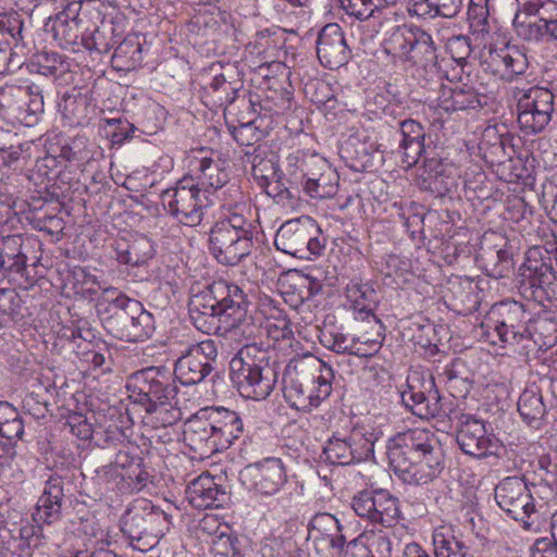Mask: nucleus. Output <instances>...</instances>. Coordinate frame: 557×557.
<instances>
[{"mask_svg":"<svg viewBox=\"0 0 557 557\" xmlns=\"http://www.w3.org/2000/svg\"><path fill=\"white\" fill-rule=\"evenodd\" d=\"M248 305L242 288L221 280L193 295L188 312L195 327L202 333L249 342L260 333V327L248 315Z\"/></svg>","mask_w":557,"mask_h":557,"instance_id":"nucleus-1","label":"nucleus"},{"mask_svg":"<svg viewBox=\"0 0 557 557\" xmlns=\"http://www.w3.org/2000/svg\"><path fill=\"white\" fill-rule=\"evenodd\" d=\"M386 455L394 473L407 484H428L444 469L442 444L426 429L398 433L388 441Z\"/></svg>","mask_w":557,"mask_h":557,"instance_id":"nucleus-2","label":"nucleus"},{"mask_svg":"<svg viewBox=\"0 0 557 557\" xmlns=\"http://www.w3.org/2000/svg\"><path fill=\"white\" fill-rule=\"evenodd\" d=\"M333 369L307 354L293 358L283 373L284 396L297 410L309 412L332 393Z\"/></svg>","mask_w":557,"mask_h":557,"instance_id":"nucleus-3","label":"nucleus"},{"mask_svg":"<svg viewBox=\"0 0 557 557\" xmlns=\"http://www.w3.org/2000/svg\"><path fill=\"white\" fill-rule=\"evenodd\" d=\"M278 366L271 361L267 349L245 344L230 362V379L237 392L247 399H265L274 389Z\"/></svg>","mask_w":557,"mask_h":557,"instance_id":"nucleus-4","label":"nucleus"},{"mask_svg":"<svg viewBox=\"0 0 557 557\" xmlns=\"http://www.w3.org/2000/svg\"><path fill=\"white\" fill-rule=\"evenodd\" d=\"M106 330L114 337L125 342H139L152 331V317L141 304L131 299L115 288L103 292L97 305Z\"/></svg>","mask_w":557,"mask_h":557,"instance_id":"nucleus-5","label":"nucleus"},{"mask_svg":"<svg viewBox=\"0 0 557 557\" xmlns=\"http://www.w3.org/2000/svg\"><path fill=\"white\" fill-rule=\"evenodd\" d=\"M383 51L406 69L437 74V55L430 34L412 25L393 27L383 40Z\"/></svg>","mask_w":557,"mask_h":557,"instance_id":"nucleus-6","label":"nucleus"},{"mask_svg":"<svg viewBox=\"0 0 557 557\" xmlns=\"http://www.w3.org/2000/svg\"><path fill=\"white\" fill-rule=\"evenodd\" d=\"M171 517L150 500L136 499L122 518L121 531L129 540L134 549H152L169 532Z\"/></svg>","mask_w":557,"mask_h":557,"instance_id":"nucleus-7","label":"nucleus"},{"mask_svg":"<svg viewBox=\"0 0 557 557\" xmlns=\"http://www.w3.org/2000/svg\"><path fill=\"white\" fill-rule=\"evenodd\" d=\"M275 247L284 253L299 259L310 260L321 256L325 248V238L314 220L309 216L286 221L276 232Z\"/></svg>","mask_w":557,"mask_h":557,"instance_id":"nucleus-8","label":"nucleus"},{"mask_svg":"<svg viewBox=\"0 0 557 557\" xmlns=\"http://www.w3.org/2000/svg\"><path fill=\"white\" fill-rule=\"evenodd\" d=\"M129 398L153 413L159 407L171 405L176 397L177 386L165 372L147 368L134 373L126 384Z\"/></svg>","mask_w":557,"mask_h":557,"instance_id":"nucleus-9","label":"nucleus"},{"mask_svg":"<svg viewBox=\"0 0 557 557\" xmlns=\"http://www.w3.org/2000/svg\"><path fill=\"white\" fill-rule=\"evenodd\" d=\"M288 165L301 173L304 191L311 198L327 199L336 195L338 174L336 170L318 153L297 151L287 158Z\"/></svg>","mask_w":557,"mask_h":557,"instance_id":"nucleus-10","label":"nucleus"},{"mask_svg":"<svg viewBox=\"0 0 557 557\" xmlns=\"http://www.w3.org/2000/svg\"><path fill=\"white\" fill-rule=\"evenodd\" d=\"M163 209L178 223L197 226L203 219V210L208 200L203 198L198 185L191 180L183 178L174 187L163 190L160 195Z\"/></svg>","mask_w":557,"mask_h":557,"instance_id":"nucleus-11","label":"nucleus"},{"mask_svg":"<svg viewBox=\"0 0 557 557\" xmlns=\"http://www.w3.org/2000/svg\"><path fill=\"white\" fill-rule=\"evenodd\" d=\"M518 123L525 135L543 132L552 120L554 95L547 88L533 86L529 89L515 88Z\"/></svg>","mask_w":557,"mask_h":557,"instance_id":"nucleus-12","label":"nucleus"},{"mask_svg":"<svg viewBox=\"0 0 557 557\" xmlns=\"http://www.w3.org/2000/svg\"><path fill=\"white\" fill-rule=\"evenodd\" d=\"M495 500L499 508L516 521H521L525 530L539 522V515L532 491L519 476H508L495 487Z\"/></svg>","mask_w":557,"mask_h":557,"instance_id":"nucleus-13","label":"nucleus"},{"mask_svg":"<svg viewBox=\"0 0 557 557\" xmlns=\"http://www.w3.org/2000/svg\"><path fill=\"white\" fill-rule=\"evenodd\" d=\"M528 313L524 306L516 300H505L492 306L482 327L486 333L493 330L500 342L519 344L530 336Z\"/></svg>","mask_w":557,"mask_h":557,"instance_id":"nucleus-14","label":"nucleus"},{"mask_svg":"<svg viewBox=\"0 0 557 557\" xmlns=\"http://www.w3.org/2000/svg\"><path fill=\"white\" fill-rule=\"evenodd\" d=\"M0 112L3 117L33 125L44 112L42 90L38 85H7L0 88Z\"/></svg>","mask_w":557,"mask_h":557,"instance_id":"nucleus-15","label":"nucleus"},{"mask_svg":"<svg viewBox=\"0 0 557 557\" xmlns=\"http://www.w3.org/2000/svg\"><path fill=\"white\" fill-rule=\"evenodd\" d=\"M519 275L521 288L530 290L534 300L543 301L555 294L556 272L552 259L539 246L528 249Z\"/></svg>","mask_w":557,"mask_h":557,"instance_id":"nucleus-16","label":"nucleus"},{"mask_svg":"<svg viewBox=\"0 0 557 557\" xmlns=\"http://www.w3.org/2000/svg\"><path fill=\"white\" fill-rule=\"evenodd\" d=\"M374 441L372 432L363 426H356L348 434L329 438L323 447V455L332 465L347 466L360 462L372 456Z\"/></svg>","mask_w":557,"mask_h":557,"instance_id":"nucleus-17","label":"nucleus"},{"mask_svg":"<svg viewBox=\"0 0 557 557\" xmlns=\"http://www.w3.org/2000/svg\"><path fill=\"white\" fill-rule=\"evenodd\" d=\"M355 513L372 524L392 528L398 523L401 510L398 499L386 490H364L350 503Z\"/></svg>","mask_w":557,"mask_h":557,"instance_id":"nucleus-18","label":"nucleus"},{"mask_svg":"<svg viewBox=\"0 0 557 557\" xmlns=\"http://www.w3.org/2000/svg\"><path fill=\"white\" fill-rule=\"evenodd\" d=\"M206 83L201 86L200 98L209 109L226 108L238 97L242 82L237 79L233 65L212 63L202 74Z\"/></svg>","mask_w":557,"mask_h":557,"instance_id":"nucleus-19","label":"nucleus"},{"mask_svg":"<svg viewBox=\"0 0 557 557\" xmlns=\"http://www.w3.org/2000/svg\"><path fill=\"white\" fill-rule=\"evenodd\" d=\"M449 419L456 420V441L465 454L475 458L497 454L499 441L493 433L487 432L483 420L470 413L458 412Z\"/></svg>","mask_w":557,"mask_h":557,"instance_id":"nucleus-20","label":"nucleus"},{"mask_svg":"<svg viewBox=\"0 0 557 557\" xmlns=\"http://www.w3.org/2000/svg\"><path fill=\"white\" fill-rule=\"evenodd\" d=\"M308 539L312 541L317 552L325 557H342L358 543V539L346 540L338 519L329 512L317 513L311 519Z\"/></svg>","mask_w":557,"mask_h":557,"instance_id":"nucleus-21","label":"nucleus"},{"mask_svg":"<svg viewBox=\"0 0 557 557\" xmlns=\"http://www.w3.org/2000/svg\"><path fill=\"white\" fill-rule=\"evenodd\" d=\"M218 347L214 341L206 339L191 345L175 362V377L183 385L202 382L214 370Z\"/></svg>","mask_w":557,"mask_h":557,"instance_id":"nucleus-22","label":"nucleus"},{"mask_svg":"<svg viewBox=\"0 0 557 557\" xmlns=\"http://www.w3.org/2000/svg\"><path fill=\"white\" fill-rule=\"evenodd\" d=\"M524 11L537 15L539 20L525 23L517 14L513 25L519 36L530 41L557 40V0H530L524 4Z\"/></svg>","mask_w":557,"mask_h":557,"instance_id":"nucleus-23","label":"nucleus"},{"mask_svg":"<svg viewBox=\"0 0 557 557\" xmlns=\"http://www.w3.org/2000/svg\"><path fill=\"white\" fill-rule=\"evenodd\" d=\"M239 478L249 490L264 496L276 494L287 482L284 465L278 458H267L248 465L240 472Z\"/></svg>","mask_w":557,"mask_h":557,"instance_id":"nucleus-24","label":"nucleus"},{"mask_svg":"<svg viewBox=\"0 0 557 557\" xmlns=\"http://www.w3.org/2000/svg\"><path fill=\"white\" fill-rule=\"evenodd\" d=\"M252 248V240L214 224L210 231L209 249L212 256L224 265H236L247 257Z\"/></svg>","mask_w":557,"mask_h":557,"instance_id":"nucleus-25","label":"nucleus"},{"mask_svg":"<svg viewBox=\"0 0 557 557\" xmlns=\"http://www.w3.org/2000/svg\"><path fill=\"white\" fill-rule=\"evenodd\" d=\"M317 55L324 67L331 70L345 65L350 58L342 27L336 23L326 24L317 39Z\"/></svg>","mask_w":557,"mask_h":557,"instance_id":"nucleus-26","label":"nucleus"},{"mask_svg":"<svg viewBox=\"0 0 557 557\" xmlns=\"http://www.w3.org/2000/svg\"><path fill=\"white\" fill-rule=\"evenodd\" d=\"M416 379H409L408 388L401 393L404 405L421 419L435 418L443 411L441 396L435 388L433 379L421 383L423 389L414 384ZM419 382V379H417Z\"/></svg>","mask_w":557,"mask_h":557,"instance_id":"nucleus-27","label":"nucleus"},{"mask_svg":"<svg viewBox=\"0 0 557 557\" xmlns=\"http://www.w3.org/2000/svg\"><path fill=\"white\" fill-rule=\"evenodd\" d=\"M64 481L59 475H51L38 498L33 518L36 522L51 524L61 519L64 502Z\"/></svg>","mask_w":557,"mask_h":557,"instance_id":"nucleus-28","label":"nucleus"},{"mask_svg":"<svg viewBox=\"0 0 557 557\" xmlns=\"http://www.w3.org/2000/svg\"><path fill=\"white\" fill-rule=\"evenodd\" d=\"M186 497L194 508H219L226 502L227 493L213 476L203 473L188 484Z\"/></svg>","mask_w":557,"mask_h":557,"instance_id":"nucleus-29","label":"nucleus"},{"mask_svg":"<svg viewBox=\"0 0 557 557\" xmlns=\"http://www.w3.org/2000/svg\"><path fill=\"white\" fill-rule=\"evenodd\" d=\"M208 417L214 432L213 446L215 450L226 449L244 432V423L236 411L214 408Z\"/></svg>","mask_w":557,"mask_h":557,"instance_id":"nucleus-30","label":"nucleus"},{"mask_svg":"<svg viewBox=\"0 0 557 557\" xmlns=\"http://www.w3.org/2000/svg\"><path fill=\"white\" fill-rule=\"evenodd\" d=\"M488 59L490 64L494 66L493 72L498 73L503 79L508 82L523 75L529 67L525 53L515 46L490 49Z\"/></svg>","mask_w":557,"mask_h":557,"instance_id":"nucleus-31","label":"nucleus"},{"mask_svg":"<svg viewBox=\"0 0 557 557\" xmlns=\"http://www.w3.org/2000/svg\"><path fill=\"white\" fill-rule=\"evenodd\" d=\"M399 133L401 139L398 148L401 161L407 168H411L419 162L423 153H426L424 127L419 122L407 119L399 123Z\"/></svg>","mask_w":557,"mask_h":557,"instance_id":"nucleus-32","label":"nucleus"},{"mask_svg":"<svg viewBox=\"0 0 557 557\" xmlns=\"http://www.w3.org/2000/svg\"><path fill=\"white\" fill-rule=\"evenodd\" d=\"M319 341L323 347L336 354H348L358 357H371L379 349V344L372 342L368 348H362L355 338H348L347 335L334 326H324L320 330Z\"/></svg>","mask_w":557,"mask_h":557,"instance_id":"nucleus-33","label":"nucleus"},{"mask_svg":"<svg viewBox=\"0 0 557 557\" xmlns=\"http://www.w3.org/2000/svg\"><path fill=\"white\" fill-rule=\"evenodd\" d=\"M505 246V244L503 246H487L485 244L481 246L478 259L488 276L502 278L510 273L512 255Z\"/></svg>","mask_w":557,"mask_h":557,"instance_id":"nucleus-34","label":"nucleus"},{"mask_svg":"<svg viewBox=\"0 0 557 557\" xmlns=\"http://www.w3.org/2000/svg\"><path fill=\"white\" fill-rule=\"evenodd\" d=\"M422 158L424 159L421 176L426 187L438 194L449 190L451 164L444 162L441 158L430 156L428 151L423 153Z\"/></svg>","mask_w":557,"mask_h":557,"instance_id":"nucleus-35","label":"nucleus"},{"mask_svg":"<svg viewBox=\"0 0 557 557\" xmlns=\"http://www.w3.org/2000/svg\"><path fill=\"white\" fill-rule=\"evenodd\" d=\"M116 260L122 264L141 267L153 257L154 248L146 236H138L129 243H117Z\"/></svg>","mask_w":557,"mask_h":557,"instance_id":"nucleus-36","label":"nucleus"},{"mask_svg":"<svg viewBox=\"0 0 557 557\" xmlns=\"http://www.w3.org/2000/svg\"><path fill=\"white\" fill-rule=\"evenodd\" d=\"M227 182L228 174L220 168L218 162L208 157L198 160L197 183L195 185H198L206 200H208L207 194L222 188Z\"/></svg>","mask_w":557,"mask_h":557,"instance_id":"nucleus-37","label":"nucleus"},{"mask_svg":"<svg viewBox=\"0 0 557 557\" xmlns=\"http://www.w3.org/2000/svg\"><path fill=\"white\" fill-rule=\"evenodd\" d=\"M440 106L445 111H460L480 108L481 101L473 88L443 86Z\"/></svg>","mask_w":557,"mask_h":557,"instance_id":"nucleus-38","label":"nucleus"},{"mask_svg":"<svg viewBox=\"0 0 557 557\" xmlns=\"http://www.w3.org/2000/svg\"><path fill=\"white\" fill-rule=\"evenodd\" d=\"M380 145L370 136H361L359 134L351 135L342 147V152L347 159L357 162L361 166H366L372 154L379 150Z\"/></svg>","mask_w":557,"mask_h":557,"instance_id":"nucleus-39","label":"nucleus"},{"mask_svg":"<svg viewBox=\"0 0 557 557\" xmlns=\"http://www.w3.org/2000/svg\"><path fill=\"white\" fill-rule=\"evenodd\" d=\"M435 557H467L468 547L454 535L445 533L444 528L433 533Z\"/></svg>","mask_w":557,"mask_h":557,"instance_id":"nucleus-40","label":"nucleus"},{"mask_svg":"<svg viewBox=\"0 0 557 557\" xmlns=\"http://www.w3.org/2000/svg\"><path fill=\"white\" fill-rule=\"evenodd\" d=\"M518 411L527 423L532 424L544 417L546 408L540 394L525 389L519 397Z\"/></svg>","mask_w":557,"mask_h":557,"instance_id":"nucleus-41","label":"nucleus"},{"mask_svg":"<svg viewBox=\"0 0 557 557\" xmlns=\"http://www.w3.org/2000/svg\"><path fill=\"white\" fill-rule=\"evenodd\" d=\"M211 426L209 417L191 420L184 432L185 438L190 442V445L199 447L206 445L208 448L215 450L213 446L214 432Z\"/></svg>","mask_w":557,"mask_h":557,"instance_id":"nucleus-42","label":"nucleus"},{"mask_svg":"<svg viewBox=\"0 0 557 557\" xmlns=\"http://www.w3.org/2000/svg\"><path fill=\"white\" fill-rule=\"evenodd\" d=\"M278 165L274 157H261L256 154L252 159V176L258 185L262 188L272 186L275 178H280Z\"/></svg>","mask_w":557,"mask_h":557,"instance_id":"nucleus-43","label":"nucleus"},{"mask_svg":"<svg viewBox=\"0 0 557 557\" xmlns=\"http://www.w3.org/2000/svg\"><path fill=\"white\" fill-rule=\"evenodd\" d=\"M488 0H470L468 18L470 27L476 33H488Z\"/></svg>","mask_w":557,"mask_h":557,"instance_id":"nucleus-44","label":"nucleus"},{"mask_svg":"<svg viewBox=\"0 0 557 557\" xmlns=\"http://www.w3.org/2000/svg\"><path fill=\"white\" fill-rule=\"evenodd\" d=\"M258 54L262 57L265 63H271L277 67L282 66L281 62L276 60L281 53L286 54L285 51L281 50L282 44L271 36L261 35L257 41Z\"/></svg>","mask_w":557,"mask_h":557,"instance_id":"nucleus-45","label":"nucleus"},{"mask_svg":"<svg viewBox=\"0 0 557 557\" xmlns=\"http://www.w3.org/2000/svg\"><path fill=\"white\" fill-rule=\"evenodd\" d=\"M85 107V100L74 95H64L59 103V111L69 124L79 123V113Z\"/></svg>","mask_w":557,"mask_h":557,"instance_id":"nucleus-46","label":"nucleus"},{"mask_svg":"<svg viewBox=\"0 0 557 557\" xmlns=\"http://www.w3.org/2000/svg\"><path fill=\"white\" fill-rule=\"evenodd\" d=\"M24 434V421L17 411L8 422L0 426V438L15 446Z\"/></svg>","mask_w":557,"mask_h":557,"instance_id":"nucleus-47","label":"nucleus"},{"mask_svg":"<svg viewBox=\"0 0 557 557\" xmlns=\"http://www.w3.org/2000/svg\"><path fill=\"white\" fill-rule=\"evenodd\" d=\"M342 8L349 14L360 20L373 17L376 10L371 0H341Z\"/></svg>","mask_w":557,"mask_h":557,"instance_id":"nucleus-48","label":"nucleus"},{"mask_svg":"<svg viewBox=\"0 0 557 557\" xmlns=\"http://www.w3.org/2000/svg\"><path fill=\"white\" fill-rule=\"evenodd\" d=\"M447 49L451 58L462 64L471 53L470 39L467 36H454L448 39Z\"/></svg>","mask_w":557,"mask_h":557,"instance_id":"nucleus-49","label":"nucleus"},{"mask_svg":"<svg viewBox=\"0 0 557 557\" xmlns=\"http://www.w3.org/2000/svg\"><path fill=\"white\" fill-rule=\"evenodd\" d=\"M230 129L234 139L242 146H250L259 140V133L253 122L242 123Z\"/></svg>","mask_w":557,"mask_h":557,"instance_id":"nucleus-50","label":"nucleus"},{"mask_svg":"<svg viewBox=\"0 0 557 557\" xmlns=\"http://www.w3.org/2000/svg\"><path fill=\"white\" fill-rule=\"evenodd\" d=\"M215 224L223 228H232L234 233L249 237L252 240L251 225L242 214H232L226 219L218 221Z\"/></svg>","mask_w":557,"mask_h":557,"instance_id":"nucleus-51","label":"nucleus"},{"mask_svg":"<svg viewBox=\"0 0 557 557\" xmlns=\"http://www.w3.org/2000/svg\"><path fill=\"white\" fill-rule=\"evenodd\" d=\"M434 10L433 0H409L407 3L408 13L422 18L436 17Z\"/></svg>","mask_w":557,"mask_h":557,"instance_id":"nucleus-52","label":"nucleus"},{"mask_svg":"<svg viewBox=\"0 0 557 557\" xmlns=\"http://www.w3.org/2000/svg\"><path fill=\"white\" fill-rule=\"evenodd\" d=\"M531 557H557V543L552 536L537 539L531 547Z\"/></svg>","mask_w":557,"mask_h":557,"instance_id":"nucleus-53","label":"nucleus"},{"mask_svg":"<svg viewBox=\"0 0 557 557\" xmlns=\"http://www.w3.org/2000/svg\"><path fill=\"white\" fill-rule=\"evenodd\" d=\"M369 550L377 557H391L392 542L385 534H374L370 541Z\"/></svg>","mask_w":557,"mask_h":557,"instance_id":"nucleus-54","label":"nucleus"},{"mask_svg":"<svg viewBox=\"0 0 557 557\" xmlns=\"http://www.w3.org/2000/svg\"><path fill=\"white\" fill-rule=\"evenodd\" d=\"M433 3L437 16L450 18L459 12L462 0H433Z\"/></svg>","mask_w":557,"mask_h":557,"instance_id":"nucleus-55","label":"nucleus"},{"mask_svg":"<svg viewBox=\"0 0 557 557\" xmlns=\"http://www.w3.org/2000/svg\"><path fill=\"white\" fill-rule=\"evenodd\" d=\"M140 52L141 47L139 42L132 39H126L116 47L113 53V60L117 61L131 53V59L133 61H137L139 59Z\"/></svg>","mask_w":557,"mask_h":557,"instance_id":"nucleus-56","label":"nucleus"},{"mask_svg":"<svg viewBox=\"0 0 557 557\" xmlns=\"http://www.w3.org/2000/svg\"><path fill=\"white\" fill-rule=\"evenodd\" d=\"M97 475L100 480L107 483H119L124 479L122 470L116 465L110 462L97 470Z\"/></svg>","mask_w":557,"mask_h":557,"instance_id":"nucleus-57","label":"nucleus"},{"mask_svg":"<svg viewBox=\"0 0 557 557\" xmlns=\"http://www.w3.org/2000/svg\"><path fill=\"white\" fill-rule=\"evenodd\" d=\"M17 411L9 401L0 400V426L8 422Z\"/></svg>","mask_w":557,"mask_h":557,"instance_id":"nucleus-58","label":"nucleus"},{"mask_svg":"<svg viewBox=\"0 0 557 557\" xmlns=\"http://www.w3.org/2000/svg\"><path fill=\"white\" fill-rule=\"evenodd\" d=\"M510 138L504 135L496 137V143L492 145V154L498 156L502 154L503 157L507 156L506 147L509 145Z\"/></svg>","mask_w":557,"mask_h":557,"instance_id":"nucleus-59","label":"nucleus"},{"mask_svg":"<svg viewBox=\"0 0 557 557\" xmlns=\"http://www.w3.org/2000/svg\"><path fill=\"white\" fill-rule=\"evenodd\" d=\"M403 557H430V555L417 543L406 545Z\"/></svg>","mask_w":557,"mask_h":557,"instance_id":"nucleus-60","label":"nucleus"},{"mask_svg":"<svg viewBox=\"0 0 557 557\" xmlns=\"http://www.w3.org/2000/svg\"><path fill=\"white\" fill-rule=\"evenodd\" d=\"M112 463L116 465L117 468L123 470L126 467L132 466L133 458L129 456V454L127 451L119 450L117 454L115 455V459Z\"/></svg>","mask_w":557,"mask_h":557,"instance_id":"nucleus-61","label":"nucleus"},{"mask_svg":"<svg viewBox=\"0 0 557 557\" xmlns=\"http://www.w3.org/2000/svg\"><path fill=\"white\" fill-rule=\"evenodd\" d=\"M150 482V474L144 469H139L135 475L134 488L141 491Z\"/></svg>","mask_w":557,"mask_h":557,"instance_id":"nucleus-62","label":"nucleus"},{"mask_svg":"<svg viewBox=\"0 0 557 557\" xmlns=\"http://www.w3.org/2000/svg\"><path fill=\"white\" fill-rule=\"evenodd\" d=\"M348 292L350 294V297H355V301L358 300V294H360L361 298H367L368 293H370V294L374 293L373 289L367 287L366 285H359V284H354L351 287H349Z\"/></svg>","mask_w":557,"mask_h":557,"instance_id":"nucleus-63","label":"nucleus"},{"mask_svg":"<svg viewBox=\"0 0 557 557\" xmlns=\"http://www.w3.org/2000/svg\"><path fill=\"white\" fill-rule=\"evenodd\" d=\"M88 356V361L94 367V369H103L107 363V358L103 354L91 351Z\"/></svg>","mask_w":557,"mask_h":557,"instance_id":"nucleus-64","label":"nucleus"}]
</instances>
